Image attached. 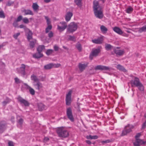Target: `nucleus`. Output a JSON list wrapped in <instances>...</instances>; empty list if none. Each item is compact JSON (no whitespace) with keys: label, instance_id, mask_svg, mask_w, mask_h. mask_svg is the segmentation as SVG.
<instances>
[{"label":"nucleus","instance_id":"f257e3e1","mask_svg":"<svg viewBox=\"0 0 146 146\" xmlns=\"http://www.w3.org/2000/svg\"><path fill=\"white\" fill-rule=\"evenodd\" d=\"M93 8L95 16L100 19L102 18L103 17L102 7L99 5L98 1H93Z\"/></svg>","mask_w":146,"mask_h":146},{"label":"nucleus","instance_id":"f03ea898","mask_svg":"<svg viewBox=\"0 0 146 146\" xmlns=\"http://www.w3.org/2000/svg\"><path fill=\"white\" fill-rule=\"evenodd\" d=\"M130 83L132 86H135L137 87L141 91H143L144 88L143 86L140 82L138 78L135 77L133 80H131Z\"/></svg>","mask_w":146,"mask_h":146},{"label":"nucleus","instance_id":"7ed1b4c3","mask_svg":"<svg viewBox=\"0 0 146 146\" xmlns=\"http://www.w3.org/2000/svg\"><path fill=\"white\" fill-rule=\"evenodd\" d=\"M57 132L59 137H66L68 136V132L63 127L58 128Z\"/></svg>","mask_w":146,"mask_h":146},{"label":"nucleus","instance_id":"20e7f679","mask_svg":"<svg viewBox=\"0 0 146 146\" xmlns=\"http://www.w3.org/2000/svg\"><path fill=\"white\" fill-rule=\"evenodd\" d=\"M77 27L78 24L77 23L74 22H71L68 25L67 32L69 33H73L77 30Z\"/></svg>","mask_w":146,"mask_h":146},{"label":"nucleus","instance_id":"39448f33","mask_svg":"<svg viewBox=\"0 0 146 146\" xmlns=\"http://www.w3.org/2000/svg\"><path fill=\"white\" fill-rule=\"evenodd\" d=\"M134 127V126L131 124H127L125 127L124 130H123L122 133V135H126L127 134L131 132Z\"/></svg>","mask_w":146,"mask_h":146},{"label":"nucleus","instance_id":"423d86ee","mask_svg":"<svg viewBox=\"0 0 146 146\" xmlns=\"http://www.w3.org/2000/svg\"><path fill=\"white\" fill-rule=\"evenodd\" d=\"M101 48V47H99L97 48H94L92 50L90 55V58L91 60L94 57H96L98 55L100 52Z\"/></svg>","mask_w":146,"mask_h":146},{"label":"nucleus","instance_id":"0eeeda50","mask_svg":"<svg viewBox=\"0 0 146 146\" xmlns=\"http://www.w3.org/2000/svg\"><path fill=\"white\" fill-rule=\"evenodd\" d=\"M141 135V134L140 133H137L136 135L135 136L136 140L133 142V144L135 146H139L145 143V142L139 138Z\"/></svg>","mask_w":146,"mask_h":146},{"label":"nucleus","instance_id":"6e6552de","mask_svg":"<svg viewBox=\"0 0 146 146\" xmlns=\"http://www.w3.org/2000/svg\"><path fill=\"white\" fill-rule=\"evenodd\" d=\"M67 27V23L64 21H62L60 22L59 25H58L57 29L60 31H62L66 28Z\"/></svg>","mask_w":146,"mask_h":146},{"label":"nucleus","instance_id":"1a4fd4ad","mask_svg":"<svg viewBox=\"0 0 146 146\" xmlns=\"http://www.w3.org/2000/svg\"><path fill=\"white\" fill-rule=\"evenodd\" d=\"M66 115L68 118L71 121H73L74 120L73 116L72 109L70 107H69L66 109Z\"/></svg>","mask_w":146,"mask_h":146},{"label":"nucleus","instance_id":"9d476101","mask_svg":"<svg viewBox=\"0 0 146 146\" xmlns=\"http://www.w3.org/2000/svg\"><path fill=\"white\" fill-rule=\"evenodd\" d=\"M33 84L35 89L38 91L41 90L43 87L42 84L39 81L37 82H33Z\"/></svg>","mask_w":146,"mask_h":146},{"label":"nucleus","instance_id":"9b49d317","mask_svg":"<svg viewBox=\"0 0 146 146\" xmlns=\"http://www.w3.org/2000/svg\"><path fill=\"white\" fill-rule=\"evenodd\" d=\"M72 92V91L70 90L66 95V104L67 105H69L71 103V94Z\"/></svg>","mask_w":146,"mask_h":146},{"label":"nucleus","instance_id":"f8f14e48","mask_svg":"<svg viewBox=\"0 0 146 146\" xmlns=\"http://www.w3.org/2000/svg\"><path fill=\"white\" fill-rule=\"evenodd\" d=\"M60 66V64L50 63L44 66V68L45 69H49L52 68H58Z\"/></svg>","mask_w":146,"mask_h":146},{"label":"nucleus","instance_id":"ddd939ff","mask_svg":"<svg viewBox=\"0 0 146 146\" xmlns=\"http://www.w3.org/2000/svg\"><path fill=\"white\" fill-rule=\"evenodd\" d=\"M96 70H100L104 71H110L111 68L109 67L102 65H98L95 68Z\"/></svg>","mask_w":146,"mask_h":146},{"label":"nucleus","instance_id":"4468645a","mask_svg":"<svg viewBox=\"0 0 146 146\" xmlns=\"http://www.w3.org/2000/svg\"><path fill=\"white\" fill-rule=\"evenodd\" d=\"M25 65L23 64H22L21 67L17 69V72L21 74L23 76L25 75Z\"/></svg>","mask_w":146,"mask_h":146},{"label":"nucleus","instance_id":"2eb2a0df","mask_svg":"<svg viewBox=\"0 0 146 146\" xmlns=\"http://www.w3.org/2000/svg\"><path fill=\"white\" fill-rule=\"evenodd\" d=\"M104 40V36H101L96 39H92V42L96 44H102Z\"/></svg>","mask_w":146,"mask_h":146},{"label":"nucleus","instance_id":"dca6fc26","mask_svg":"<svg viewBox=\"0 0 146 146\" xmlns=\"http://www.w3.org/2000/svg\"><path fill=\"white\" fill-rule=\"evenodd\" d=\"M73 16V13L72 12L68 11L66 14L65 15V19L67 22L69 21Z\"/></svg>","mask_w":146,"mask_h":146},{"label":"nucleus","instance_id":"f3484780","mask_svg":"<svg viewBox=\"0 0 146 146\" xmlns=\"http://www.w3.org/2000/svg\"><path fill=\"white\" fill-rule=\"evenodd\" d=\"M18 100L21 104H23L25 106H28L29 105V103L28 102L20 97H18Z\"/></svg>","mask_w":146,"mask_h":146},{"label":"nucleus","instance_id":"a211bd4d","mask_svg":"<svg viewBox=\"0 0 146 146\" xmlns=\"http://www.w3.org/2000/svg\"><path fill=\"white\" fill-rule=\"evenodd\" d=\"M117 47H115L114 49V51L117 55L121 56L124 54V51L123 50H117Z\"/></svg>","mask_w":146,"mask_h":146},{"label":"nucleus","instance_id":"6ab92c4d","mask_svg":"<svg viewBox=\"0 0 146 146\" xmlns=\"http://www.w3.org/2000/svg\"><path fill=\"white\" fill-rule=\"evenodd\" d=\"M25 85L26 88L29 90L30 93L32 95H34L35 94V91L34 89L28 85L27 84H25Z\"/></svg>","mask_w":146,"mask_h":146},{"label":"nucleus","instance_id":"aec40b11","mask_svg":"<svg viewBox=\"0 0 146 146\" xmlns=\"http://www.w3.org/2000/svg\"><path fill=\"white\" fill-rule=\"evenodd\" d=\"M113 30L114 32L119 35H121L123 33L122 31L118 27H115Z\"/></svg>","mask_w":146,"mask_h":146},{"label":"nucleus","instance_id":"412c9836","mask_svg":"<svg viewBox=\"0 0 146 146\" xmlns=\"http://www.w3.org/2000/svg\"><path fill=\"white\" fill-rule=\"evenodd\" d=\"M5 128V125L4 122H0V133H2Z\"/></svg>","mask_w":146,"mask_h":146},{"label":"nucleus","instance_id":"4be33fe9","mask_svg":"<svg viewBox=\"0 0 146 146\" xmlns=\"http://www.w3.org/2000/svg\"><path fill=\"white\" fill-rule=\"evenodd\" d=\"M38 108L40 111H42L45 109L46 107L42 103H40L38 104Z\"/></svg>","mask_w":146,"mask_h":146},{"label":"nucleus","instance_id":"5701e85b","mask_svg":"<svg viewBox=\"0 0 146 146\" xmlns=\"http://www.w3.org/2000/svg\"><path fill=\"white\" fill-rule=\"evenodd\" d=\"M105 49L107 50H111L113 49L114 50V48L112 46L108 44H105Z\"/></svg>","mask_w":146,"mask_h":146},{"label":"nucleus","instance_id":"b1692460","mask_svg":"<svg viewBox=\"0 0 146 146\" xmlns=\"http://www.w3.org/2000/svg\"><path fill=\"white\" fill-rule=\"evenodd\" d=\"M43 56V54L41 53L40 52L36 53L33 55L34 58H38L42 57Z\"/></svg>","mask_w":146,"mask_h":146},{"label":"nucleus","instance_id":"393cba45","mask_svg":"<svg viewBox=\"0 0 146 146\" xmlns=\"http://www.w3.org/2000/svg\"><path fill=\"white\" fill-rule=\"evenodd\" d=\"M86 65L84 64L80 63L79 65V70L81 72L83 71L86 67Z\"/></svg>","mask_w":146,"mask_h":146},{"label":"nucleus","instance_id":"a878e982","mask_svg":"<svg viewBox=\"0 0 146 146\" xmlns=\"http://www.w3.org/2000/svg\"><path fill=\"white\" fill-rule=\"evenodd\" d=\"M23 12L24 13L25 15H33V14L32 12L30 10H25L23 11Z\"/></svg>","mask_w":146,"mask_h":146},{"label":"nucleus","instance_id":"bb28decb","mask_svg":"<svg viewBox=\"0 0 146 146\" xmlns=\"http://www.w3.org/2000/svg\"><path fill=\"white\" fill-rule=\"evenodd\" d=\"M100 28L101 31L103 33H106L108 30L107 28L104 25L101 26Z\"/></svg>","mask_w":146,"mask_h":146},{"label":"nucleus","instance_id":"cd10ccee","mask_svg":"<svg viewBox=\"0 0 146 146\" xmlns=\"http://www.w3.org/2000/svg\"><path fill=\"white\" fill-rule=\"evenodd\" d=\"M117 68L118 69L123 71V72H125L126 71V70L124 68V67L120 64H118L117 66Z\"/></svg>","mask_w":146,"mask_h":146},{"label":"nucleus","instance_id":"c85d7f7f","mask_svg":"<svg viewBox=\"0 0 146 146\" xmlns=\"http://www.w3.org/2000/svg\"><path fill=\"white\" fill-rule=\"evenodd\" d=\"M31 78L32 80L34 81L33 82H37L39 81L38 79L34 75H33L31 76Z\"/></svg>","mask_w":146,"mask_h":146},{"label":"nucleus","instance_id":"c756f323","mask_svg":"<svg viewBox=\"0 0 146 146\" xmlns=\"http://www.w3.org/2000/svg\"><path fill=\"white\" fill-rule=\"evenodd\" d=\"M27 31H28V33L27 34V38L29 40H30L32 38V33L30 31L29 29H28L27 30Z\"/></svg>","mask_w":146,"mask_h":146},{"label":"nucleus","instance_id":"7c9ffc66","mask_svg":"<svg viewBox=\"0 0 146 146\" xmlns=\"http://www.w3.org/2000/svg\"><path fill=\"white\" fill-rule=\"evenodd\" d=\"M44 49V46L43 45L39 46L37 48V50L38 52H40Z\"/></svg>","mask_w":146,"mask_h":146},{"label":"nucleus","instance_id":"2f4dec72","mask_svg":"<svg viewBox=\"0 0 146 146\" xmlns=\"http://www.w3.org/2000/svg\"><path fill=\"white\" fill-rule=\"evenodd\" d=\"M76 47L79 51H81L82 50V46L81 44L79 42L77 43L76 45Z\"/></svg>","mask_w":146,"mask_h":146},{"label":"nucleus","instance_id":"473e14b6","mask_svg":"<svg viewBox=\"0 0 146 146\" xmlns=\"http://www.w3.org/2000/svg\"><path fill=\"white\" fill-rule=\"evenodd\" d=\"M146 30V26H144L141 28H140L138 31V32L139 33H142L143 32L145 31Z\"/></svg>","mask_w":146,"mask_h":146},{"label":"nucleus","instance_id":"72a5a7b5","mask_svg":"<svg viewBox=\"0 0 146 146\" xmlns=\"http://www.w3.org/2000/svg\"><path fill=\"white\" fill-rule=\"evenodd\" d=\"M36 42V40H33L30 42V45L31 48H33L34 46L35 43Z\"/></svg>","mask_w":146,"mask_h":146},{"label":"nucleus","instance_id":"f704fd0d","mask_svg":"<svg viewBox=\"0 0 146 146\" xmlns=\"http://www.w3.org/2000/svg\"><path fill=\"white\" fill-rule=\"evenodd\" d=\"M53 52V50L52 49H48L47 50L46 53L47 55L48 56L52 54Z\"/></svg>","mask_w":146,"mask_h":146},{"label":"nucleus","instance_id":"c9c22d12","mask_svg":"<svg viewBox=\"0 0 146 146\" xmlns=\"http://www.w3.org/2000/svg\"><path fill=\"white\" fill-rule=\"evenodd\" d=\"M23 120L21 119H20L19 120H18V124H17V125L18 127H21V125L23 123Z\"/></svg>","mask_w":146,"mask_h":146},{"label":"nucleus","instance_id":"e433bc0d","mask_svg":"<svg viewBox=\"0 0 146 146\" xmlns=\"http://www.w3.org/2000/svg\"><path fill=\"white\" fill-rule=\"evenodd\" d=\"M81 0H74L76 4L79 7H80L81 5Z\"/></svg>","mask_w":146,"mask_h":146},{"label":"nucleus","instance_id":"4c0bfd02","mask_svg":"<svg viewBox=\"0 0 146 146\" xmlns=\"http://www.w3.org/2000/svg\"><path fill=\"white\" fill-rule=\"evenodd\" d=\"M14 80L15 83L17 84H19L22 82V81L17 78H15Z\"/></svg>","mask_w":146,"mask_h":146},{"label":"nucleus","instance_id":"58836bf2","mask_svg":"<svg viewBox=\"0 0 146 146\" xmlns=\"http://www.w3.org/2000/svg\"><path fill=\"white\" fill-rule=\"evenodd\" d=\"M38 6L37 4L33 3V7L34 11H36L38 8Z\"/></svg>","mask_w":146,"mask_h":146},{"label":"nucleus","instance_id":"ea45409f","mask_svg":"<svg viewBox=\"0 0 146 146\" xmlns=\"http://www.w3.org/2000/svg\"><path fill=\"white\" fill-rule=\"evenodd\" d=\"M52 28V26L50 25H48L46 29V33H47Z\"/></svg>","mask_w":146,"mask_h":146},{"label":"nucleus","instance_id":"a19ab883","mask_svg":"<svg viewBox=\"0 0 146 146\" xmlns=\"http://www.w3.org/2000/svg\"><path fill=\"white\" fill-rule=\"evenodd\" d=\"M10 101V100L9 98H7L6 101L3 102L2 103L3 105H5L7 103H8Z\"/></svg>","mask_w":146,"mask_h":146},{"label":"nucleus","instance_id":"79ce46f5","mask_svg":"<svg viewBox=\"0 0 146 146\" xmlns=\"http://www.w3.org/2000/svg\"><path fill=\"white\" fill-rule=\"evenodd\" d=\"M23 21L24 23L26 24L28 23L29 22V19L26 17H25L23 19Z\"/></svg>","mask_w":146,"mask_h":146},{"label":"nucleus","instance_id":"37998d69","mask_svg":"<svg viewBox=\"0 0 146 146\" xmlns=\"http://www.w3.org/2000/svg\"><path fill=\"white\" fill-rule=\"evenodd\" d=\"M133 10V9L131 7H129L127 9L126 12L128 13H130Z\"/></svg>","mask_w":146,"mask_h":146},{"label":"nucleus","instance_id":"c03bdc74","mask_svg":"<svg viewBox=\"0 0 146 146\" xmlns=\"http://www.w3.org/2000/svg\"><path fill=\"white\" fill-rule=\"evenodd\" d=\"M45 18L47 24L48 25H49L50 23V19L48 17L46 16H45Z\"/></svg>","mask_w":146,"mask_h":146},{"label":"nucleus","instance_id":"a18cd8bd","mask_svg":"<svg viewBox=\"0 0 146 146\" xmlns=\"http://www.w3.org/2000/svg\"><path fill=\"white\" fill-rule=\"evenodd\" d=\"M120 114L121 115L120 118L121 119H123L124 118V115H125V114L123 113V111H122L120 113Z\"/></svg>","mask_w":146,"mask_h":146},{"label":"nucleus","instance_id":"49530a36","mask_svg":"<svg viewBox=\"0 0 146 146\" xmlns=\"http://www.w3.org/2000/svg\"><path fill=\"white\" fill-rule=\"evenodd\" d=\"M19 27L20 28H23L25 30H27L28 29L25 26L23 25H20L19 26Z\"/></svg>","mask_w":146,"mask_h":146},{"label":"nucleus","instance_id":"de8ad7c7","mask_svg":"<svg viewBox=\"0 0 146 146\" xmlns=\"http://www.w3.org/2000/svg\"><path fill=\"white\" fill-rule=\"evenodd\" d=\"M69 39L70 40L72 41H75L76 40V38L74 36H69Z\"/></svg>","mask_w":146,"mask_h":146},{"label":"nucleus","instance_id":"09e8293b","mask_svg":"<svg viewBox=\"0 0 146 146\" xmlns=\"http://www.w3.org/2000/svg\"><path fill=\"white\" fill-rule=\"evenodd\" d=\"M20 35V33H17L15 34L13 36V37L15 38V39H17L18 36H19Z\"/></svg>","mask_w":146,"mask_h":146},{"label":"nucleus","instance_id":"8fccbe9b","mask_svg":"<svg viewBox=\"0 0 146 146\" xmlns=\"http://www.w3.org/2000/svg\"><path fill=\"white\" fill-rule=\"evenodd\" d=\"M5 17V16L3 12L2 11H0V17L4 18Z\"/></svg>","mask_w":146,"mask_h":146},{"label":"nucleus","instance_id":"3c124183","mask_svg":"<svg viewBox=\"0 0 146 146\" xmlns=\"http://www.w3.org/2000/svg\"><path fill=\"white\" fill-rule=\"evenodd\" d=\"M22 19V16H20L17 18L16 21L17 22L20 21Z\"/></svg>","mask_w":146,"mask_h":146},{"label":"nucleus","instance_id":"603ef678","mask_svg":"<svg viewBox=\"0 0 146 146\" xmlns=\"http://www.w3.org/2000/svg\"><path fill=\"white\" fill-rule=\"evenodd\" d=\"M53 34V33L52 32H50L48 34V36L49 37L51 38L52 37Z\"/></svg>","mask_w":146,"mask_h":146},{"label":"nucleus","instance_id":"864d4df0","mask_svg":"<svg viewBox=\"0 0 146 146\" xmlns=\"http://www.w3.org/2000/svg\"><path fill=\"white\" fill-rule=\"evenodd\" d=\"M146 127V121H145L143 124L142 128V129H145Z\"/></svg>","mask_w":146,"mask_h":146},{"label":"nucleus","instance_id":"5fc2aeb1","mask_svg":"<svg viewBox=\"0 0 146 146\" xmlns=\"http://www.w3.org/2000/svg\"><path fill=\"white\" fill-rule=\"evenodd\" d=\"M8 144L9 146H14L13 143L12 141H9Z\"/></svg>","mask_w":146,"mask_h":146},{"label":"nucleus","instance_id":"6e6d98bb","mask_svg":"<svg viewBox=\"0 0 146 146\" xmlns=\"http://www.w3.org/2000/svg\"><path fill=\"white\" fill-rule=\"evenodd\" d=\"M86 138L88 139H92V136L90 135L87 136H86Z\"/></svg>","mask_w":146,"mask_h":146},{"label":"nucleus","instance_id":"4d7b16f0","mask_svg":"<svg viewBox=\"0 0 146 146\" xmlns=\"http://www.w3.org/2000/svg\"><path fill=\"white\" fill-rule=\"evenodd\" d=\"M16 21L14 22L13 23V25L15 27H16L17 26V24Z\"/></svg>","mask_w":146,"mask_h":146},{"label":"nucleus","instance_id":"13d9d810","mask_svg":"<svg viewBox=\"0 0 146 146\" xmlns=\"http://www.w3.org/2000/svg\"><path fill=\"white\" fill-rule=\"evenodd\" d=\"M98 136L97 135H94L92 136V139H96L98 138Z\"/></svg>","mask_w":146,"mask_h":146},{"label":"nucleus","instance_id":"bf43d9fd","mask_svg":"<svg viewBox=\"0 0 146 146\" xmlns=\"http://www.w3.org/2000/svg\"><path fill=\"white\" fill-rule=\"evenodd\" d=\"M54 48L55 51H57L58 50V46H57L56 45H55L54 46Z\"/></svg>","mask_w":146,"mask_h":146},{"label":"nucleus","instance_id":"052dcab7","mask_svg":"<svg viewBox=\"0 0 146 146\" xmlns=\"http://www.w3.org/2000/svg\"><path fill=\"white\" fill-rule=\"evenodd\" d=\"M121 35H122L123 36H125V37H128V35H129L127 34H126L125 33H123H123Z\"/></svg>","mask_w":146,"mask_h":146},{"label":"nucleus","instance_id":"680f3d73","mask_svg":"<svg viewBox=\"0 0 146 146\" xmlns=\"http://www.w3.org/2000/svg\"><path fill=\"white\" fill-rule=\"evenodd\" d=\"M110 141L108 140L106 141H102L103 143H107L109 142Z\"/></svg>","mask_w":146,"mask_h":146},{"label":"nucleus","instance_id":"e2e57ef3","mask_svg":"<svg viewBox=\"0 0 146 146\" xmlns=\"http://www.w3.org/2000/svg\"><path fill=\"white\" fill-rule=\"evenodd\" d=\"M49 139L48 137H45L44 139V142L46 141H48V140Z\"/></svg>","mask_w":146,"mask_h":146},{"label":"nucleus","instance_id":"0e129e2a","mask_svg":"<svg viewBox=\"0 0 146 146\" xmlns=\"http://www.w3.org/2000/svg\"><path fill=\"white\" fill-rule=\"evenodd\" d=\"M86 142L87 143L89 144H90L91 143V141L89 140H86Z\"/></svg>","mask_w":146,"mask_h":146},{"label":"nucleus","instance_id":"69168bd1","mask_svg":"<svg viewBox=\"0 0 146 146\" xmlns=\"http://www.w3.org/2000/svg\"><path fill=\"white\" fill-rule=\"evenodd\" d=\"M44 1L46 3H48L50 1V0H44Z\"/></svg>","mask_w":146,"mask_h":146},{"label":"nucleus","instance_id":"338daca9","mask_svg":"<svg viewBox=\"0 0 146 146\" xmlns=\"http://www.w3.org/2000/svg\"><path fill=\"white\" fill-rule=\"evenodd\" d=\"M126 31L127 32V33H131V32H130V31H128V30Z\"/></svg>","mask_w":146,"mask_h":146},{"label":"nucleus","instance_id":"774afa93","mask_svg":"<svg viewBox=\"0 0 146 146\" xmlns=\"http://www.w3.org/2000/svg\"><path fill=\"white\" fill-rule=\"evenodd\" d=\"M30 19L31 20H32V19H33L32 18H30Z\"/></svg>","mask_w":146,"mask_h":146}]
</instances>
